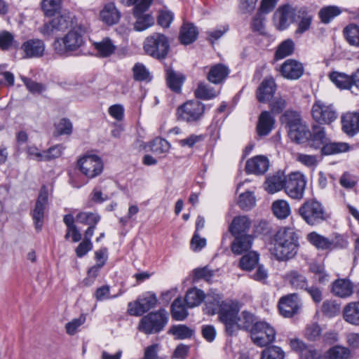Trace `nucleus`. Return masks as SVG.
<instances>
[{
    "instance_id": "nucleus-1",
    "label": "nucleus",
    "mask_w": 359,
    "mask_h": 359,
    "mask_svg": "<svg viewBox=\"0 0 359 359\" xmlns=\"http://www.w3.org/2000/svg\"><path fill=\"white\" fill-rule=\"evenodd\" d=\"M298 250L297 236L291 228L278 230L274 238L272 254L278 261H286L293 258Z\"/></svg>"
},
{
    "instance_id": "nucleus-2",
    "label": "nucleus",
    "mask_w": 359,
    "mask_h": 359,
    "mask_svg": "<svg viewBox=\"0 0 359 359\" xmlns=\"http://www.w3.org/2000/svg\"><path fill=\"white\" fill-rule=\"evenodd\" d=\"M84 43L83 32L79 27H76L68 32L62 38H57L53 43L55 53L65 55L69 52L76 50Z\"/></svg>"
},
{
    "instance_id": "nucleus-3",
    "label": "nucleus",
    "mask_w": 359,
    "mask_h": 359,
    "mask_svg": "<svg viewBox=\"0 0 359 359\" xmlns=\"http://www.w3.org/2000/svg\"><path fill=\"white\" fill-rule=\"evenodd\" d=\"M144 50L149 56L162 60L166 57L170 50L168 37L161 33H153L144 42Z\"/></svg>"
},
{
    "instance_id": "nucleus-4",
    "label": "nucleus",
    "mask_w": 359,
    "mask_h": 359,
    "mask_svg": "<svg viewBox=\"0 0 359 359\" xmlns=\"http://www.w3.org/2000/svg\"><path fill=\"white\" fill-rule=\"evenodd\" d=\"M299 215L309 225L321 223L327 218L323 205L314 199L305 201L298 210Z\"/></svg>"
},
{
    "instance_id": "nucleus-5",
    "label": "nucleus",
    "mask_w": 359,
    "mask_h": 359,
    "mask_svg": "<svg viewBox=\"0 0 359 359\" xmlns=\"http://www.w3.org/2000/svg\"><path fill=\"white\" fill-rule=\"evenodd\" d=\"M311 114L319 125H330L337 119L338 111L333 104L317 100L312 105Z\"/></svg>"
},
{
    "instance_id": "nucleus-6",
    "label": "nucleus",
    "mask_w": 359,
    "mask_h": 359,
    "mask_svg": "<svg viewBox=\"0 0 359 359\" xmlns=\"http://www.w3.org/2000/svg\"><path fill=\"white\" fill-rule=\"evenodd\" d=\"M168 320L167 311L165 309H160L144 316L140 320L138 328L145 334L158 333L164 328Z\"/></svg>"
},
{
    "instance_id": "nucleus-7",
    "label": "nucleus",
    "mask_w": 359,
    "mask_h": 359,
    "mask_svg": "<svg viewBox=\"0 0 359 359\" xmlns=\"http://www.w3.org/2000/svg\"><path fill=\"white\" fill-rule=\"evenodd\" d=\"M205 105L198 100H189L180 106L177 109L178 120L187 123H195L203 115Z\"/></svg>"
},
{
    "instance_id": "nucleus-8",
    "label": "nucleus",
    "mask_w": 359,
    "mask_h": 359,
    "mask_svg": "<svg viewBox=\"0 0 359 359\" xmlns=\"http://www.w3.org/2000/svg\"><path fill=\"white\" fill-rule=\"evenodd\" d=\"M307 180L304 174L294 172L287 176L285 191L291 198L301 200L304 198Z\"/></svg>"
},
{
    "instance_id": "nucleus-9",
    "label": "nucleus",
    "mask_w": 359,
    "mask_h": 359,
    "mask_svg": "<svg viewBox=\"0 0 359 359\" xmlns=\"http://www.w3.org/2000/svg\"><path fill=\"white\" fill-rule=\"evenodd\" d=\"M151 2L152 0H141L134 5L133 14L136 19L134 22L135 30L144 31L154 25V18L153 16L149 13H146Z\"/></svg>"
},
{
    "instance_id": "nucleus-10",
    "label": "nucleus",
    "mask_w": 359,
    "mask_h": 359,
    "mask_svg": "<svg viewBox=\"0 0 359 359\" xmlns=\"http://www.w3.org/2000/svg\"><path fill=\"white\" fill-rule=\"evenodd\" d=\"M81 172L89 179L100 175L103 170V162L100 157L95 154H86L81 157L77 162Z\"/></svg>"
},
{
    "instance_id": "nucleus-11",
    "label": "nucleus",
    "mask_w": 359,
    "mask_h": 359,
    "mask_svg": "<svg viewBox=\"0 0 359 359\" xmlns=\"http://www.w3.org/2000/svg\"><path fill=\"white\" fill-rule=\"evenodd\" d=\"M250 334L254 344L259 346H267L276 338L273 327L264 321L256 322L250 330Z\"/></svg>"
},
{
    "instance_id": "nucleus-12",
    "label": "nucleus",
    "mask_w": 359,
    "mask_h": 359,
    "mask_svg": "<svg viewBox=\"0 0 359 359\" xmlns=\"http://www.w3.org/2000/svg\"><path fill=\"white\" fill-rule=\"evenodd\" d=\"M239 306L237 302L232 301L222 302L218 313L219 319L225 325L227 334L234 335V323L239 312Z\"/></svg>"
},
{
    "instance_id": "nucleus-13",
    "label": "nucleus",
    "mask_w": 359,
    "mask_h": 359,
    "mask_svg": "<svg viewBox=\"0 0 359 359\" xmlns=\"http://www.w3.org/2000/svg\"><path fill=\"white\" fill-rule=\"evenodd\" d=\"M48 204V191L46 186H43L39 191L38 198L35 203L34 207L31 212V215L34 222V227L36 231H41L46 210Z\"/></svg>"
},
{
    "instance_id": "nucleus-14",
    "label": "nucleus",
    "mask_w": 359,
    "mask_h": 359,
    "mask_svg": "<svg viewBox=\"0 0 359 359\" xmlns=\"http://www.w3.org/2000/svg\"><path fill=\"white\" fill-rule=\"evenodd\" d=\"M157 301L155 294L147 292L139 297L135 301L128 303V312L130 316H140L154 308Z\"/></svg>"
},
{
    "instance_id": "nucleus-15",
    "label": "nucleus",
    "mask_w": 359,
    "mask_h": 359,
    "mask_svg": "<svg viewBox=\"0 0 359 359\" xmlns=\"http://www.w3.org/2000/svg\"><path fill=\"white\" fill-rule=\"evenodd\" d=\"M72 25V20L68 14L64 13L55 16L50 22L45 23L40 28V32L47 37L52 36L60 32H64Z\"/></svg>"
},
{
    "instance_id": "nucleus-16",
    "label": "nucleus",
    "mask_w": 359,
    "mask_h": 359,
    "mask_svg": "<svg viewBox=\"0 0 359 359\" xmlns=\"http://www.w3.org/2000/svg\"><path fill=\"white\" fill-rule=\"evenodd\" d=\"M301 304L296 293L281 297L278 302L280 314L286 318H291L299 312Z\"/></svg>"
},
{
    "instance_id": "nucleus-17",
    "label": "nucleus",
    "mask_w": 359,
    "mask_h": 359,
    "mask_svg": "<svg viewBox=\"0 0 359 359\" xmlns=\"http://www.w3.org/2000/svg\"><path fill=\"white\" fill-rule=\"evenodd\" d=\"M270 165L269 158L263 155L254 156L246 161L245 172L256 175H264Z\"/></svg>"
},
{
    "instance_id": "nucleus-18",
    "label": "nucleus",
    "mask_w": 359,
    "mask_h": 359,
    "mask_svg": "<svg viewBox=\"0 0 359 359\" xmlns=\"http://www.w3.org/2000/svg\"><path fill=\"white\" fill-rule=\"evenodd\" d=\"M280 72L283 77L288 79H297L304 73V67L302 63L288 59L281 65Z\"/></svg>"
},
{
    "instance_id": "nucleus-19",
    "label": "nucleus",
    "mask_w": 359,
    "mask_h": 359,
    "mask_svg": "<svg viewBox=\"0 0 359 359\" xmlns=\"http://www.w3.org/2000/svg\"><path fill=\"white\" fill-rule=\"evenodd\" d=\"M296 10L290 6H284L279 8L274 13V20L277 22L279 29H286L293 22L294 15H297Z\"/></svg>"
},
{
    "instance_id": "nucleus-20",
    "label": "nucleus",
    "mask_w": 359,
    "mask_h": 359,
    "mask_svg": "<svg viewBox=\"0 0 359 359\" xmlns=\"http://www.w3.org/2000/svg\"><path fill=\"white\" fill-rule=\"evenodd\" d=\"M276 85L272 77L265 78L260 83L257 90V98L260 102H266L273 96Z\"/></svg>"
},
{
    "instance_id": "nucleus-21",
    "label": "nucleus",
    "mask_w": 359,
    "mask_h": 359,
    "mask_svg": "<svg viewBox=\"0 0 359 359\" xmlns=\"http://www.w3.org/2000/svg\"><path fill=\"white\" fill-rule=\"evenodd\" d=\"M343 131L349 136L359 132V114L358 112H347L341 116Z\"/></svg>"
},
{
    "instance_id": "nucleus-22",
    "label": "nucleus",
    "mask_w": 359,
    "mask_h": 359,
    "mask_svg": "<svg viewBox=\"0 0 359 359\" xmlns=\"http://www.w3.org/2000/svg\"><path fill=\"white\" fill-rule=\"evenodd\" d=\"M100 20L107 25H114L118 22L121 13L112 2L106 4L100 13Z\"/></svg>"
},
{
    "instance_id": "nucleus-23",
    "label": "nucleus",
    "mask_w": 359,
    "mask_h": 359,
    "mask_svg": "<svg viewBox=\"0 0 359 359\" xmlns=\"http://www.w3.org/2000/svg\"><path fill=\"white\" fill-rule=\"evenodd\" d=\"M22 49L27 57H39L43 55L45 46L40 39H29L22 44Z\"/></svg>"
},
{
    "instance_id": "nucleus-24",
    "label": "nucleus",
    "mask_w": 359,
    "mask_h": 359,
    "mask_svg": "<svg viewBox=\"0 0 359 359\" xmlns=\"http://www.w3.org/2000/svg\"><path fill=\"white\" fill-rule=\"evenodd\" d=\"M250 226L251 220L247 216H237L233 219L229 231L234 236L248 234Z\"/></svg>"
},
{
    "instance_id": "nucleus-25",
    "label": "nucleus",
    "mask_w": 359,
    "mask_h": 359,
    "mask_svg": "<svg viewBox=\"0 0 359 359\" xmlns=\"http://www.w3.org/2000/svg\"><path fill=\"white\" fill-rule=\"evenodd\" d=\"M287 176L281 171L276 172L273 175L269 176L266 180V190L270 193H276L282 189H285Z\"/></svg>"
},
{
    "instance_id": "nucleus-26",
    "label": "nucleus",
    "mask_w": 359,
    "mask_h": 359,
    "mask_svg": "<svg viewBox=\"0 0 359 359\" xmlns=\"http://www.w3.org/2000/svg\"><path fill=\"white\" fill-rule=\"evenodd\" d=\"M275 119L268 111H264L259 117L257 132L259 136L268 135L273 128Z\"/></svg>"
},
{
    "instance_id": "nucleus-27",
    "label": "nucleus",
    "mask_w": 359,
    "mask_h": 359,
    "mask_svg": "<svg viewBox=\"0 0 359 359\" xmlns=\"http://www.w3.org/2000/svg\"><path fill=\"white\" fill-rule=\"evenodd\" d=\"M252 241L253 236L250 234L236 236L231 245V250L236 255H241L251 248Z\"/></svg>"
},
{
    "instance_id": "nucleus-28",
    "label": "nucleus",
    "mask_w": 359,
    "mask_h": 359,
    "mask_svg": "<svg viewBox=\"0 0 359 359\" xmlns=\"http://www.w3.org/2000/svg\"><path fill=\"white\" fill-rule=\"evenodd\" d=\"M229 74V68L226 65L219 63L210 67L207 79L214 84H219L225 80Z\"/></svg>"
},
{
    "instance_id": "nucleus-29",
    "label": "nucleus",
    "mask_w": 359,
    "mask_h": 359,
    "mask_svg": "<svg viewBox=\"0 0 359 359\" xmlns=\"http://www.w3.org/2000/svg\"><path fill=\"white\" fill-rule=\"evenodd\" d=\"M344 320L353 325L359 326V302H351L343 309Z\"/></svg>"
},
{
    "instance_id": "nucleus-30",
    "label": "nucleus",
    "mask_w": 359,
    "mask_h": 359,
    "mask_svg": "<svg viewBox=\"0 0 359 359\" xmlns=\"http://www.w3.org/2000/svg\"><path fill=\"white\" fill-rule=\"evenodd\" d=\"M256 323L255 316L246 311H243L241 313L238 314L236 320L234 323V334L237 333L239 330H248L250 332L253 325Z\"/></svg>"
},
{
    "instance_id": "nucleus-31",
    "label": "nucleus",
    "mask_w": 359,
    "mask_h": 359,
    "mask_svg": "<svg viewBox=\"0 0 359 359\" xmlns=\"http://www.w3.org/2000/svg\"><path fill=\"white\" fill-rule=\"evenodd\" d=\"M285 280L294 289L305 290L308 285L306 276L297 270H291L285 273Z\"/></svg>"
},
{
    "instance_id": "nucleus-32",
    "label": "nucleus",
    "mask_w": 359,
    "mask_h": 359,
    "mask_svg": "<svg viewBox=\"0 0 359 359\" xmlns=\"http://www.w3.org/2000/svg\"><path fill=\"white\" fill-rule=\"evenodd\" d=\"M222 297L215 292H211L205 295L204 311L208 315L219 313L222 302Z\"/></svg>"
},
{
    "instance_id": "nucleus-33",
    "label": "nucleus",
    "mask_w": 359,
    "mask_h": 359,
    "mask_svg": "<svg viewBox=\"0 0 359 359\" xmlns=\"http://www.w3.org/2000/svg\"><path fill=\"white\" fill-rule=\"evenodd\" d=\"M332 292L337 297L346 298L353 293L351 283L345 279H338L332 285Z\"/></svg>"
},
{
    "instance_id": "nucleus-34",
    "label": "nucleus",
    "mask_w": 359,
    "mask_h": 359,
    "mask_svg": "<svg viewBox=\"0 0 359 359\" xmlns=\"http://www.w3.org/2000/svg\"><path fill=\"white\" fill-rule=\"evenodd\" d=\"M184 76L180 72H176L171 68L166 69V82L168 88L175 93H180Z\"/></svg>"
},
{
    "instance_id": "nucleus-35",
    "label": "nucleus",
    "mask_w": 359,
    "mask_h": 359,
    "mask_svg": "<svg viewBox=\"0 0 359 359\" xmlns=\"http://www.w3.org/2000/svg\"><path fill=\"white\" fill-rule=\"evenodd\" d=\"M330 80L341 89H349L353 92V74L349 76L344 73L334 72L330 74Z\"/></svg>"
},
{
    "instance_id": "nucleus-36",
    "label": "nucleus",
    "mask_w": 359,
    "mask_h": 359,
    "mask_svg": "<svg viewBox=\"0 0 359 359\" xmlns=\"http://www.w3.org/2000/svg\"><path fill=\"white\" fill-rule=\"evenodd\" d=\"M205 299V294L203 290L193 287L187 290L184 301L188 308H194L199 306Z\"/></svg>"
},
{
    "instance_id": "nucleus-37",
    "label": "nucleus",
    "mask_w": 359,
    "mask_h": 359,
    "mask_svg": "<svg viewBox=\"0 0 359 359\" xmlns=\"http://www.w3.org/2000/svg\"><path fill=\"white\" fill-rule=\"evenodd\" d=\"M290 138L298 144H302L309 141L311 137V133L305 124H301L294 129L289 130Z\"/></svg>"
},
{
    "instance_id": "nucleus-38",
    "label": "nucleus",
    "mask_w": 359,
    "mask_h": 359,
    "mask_svg": "<svg viewBox=\"0 0 359 359\" xmlns=\"http://www.w3.org/2000/svg\"><path fill=\"white\" fill-rule=\"evenodd\" d=\"M328 139L329 138L326 135L325 128L316 126L313 127V133H311V137L308 142L311 147L315 149H322V147L325 144Z\"/></svg>"
},
{
    "instance_id": "nucleus-39",
    "label": "nucleus",
    "mask_w": 359,
    "mask_h": 359,
    "mask_svg": "<svg viewBox=\"0 0 359 359\" xmlns=\"http://www.w3.org/2000/svg\"><path fill=\"white\" fill-rule=\"evenodd\" d=\"M349 146L347 143L339 142H332L329 139L323 147L321 152L324 155H334L346 152L348 150Z\"/></svg>"
},
{
    "instance_id": "nucleus-40",
    "label": "nucleus",
    "mask_w": 359,
    "mask_h": 359,
    "mask_svg": "<svg viewBox=\"0 0 359 359\" xmlns=\"http://www.w3.org/2000/svg\"><path fill=\"white\" fill-rule=\"evenodd\" d=\"M93 46L100 57H106L111 55L116 50V46L109 38H104L98 42H94Z\"/></svg>"
},
{
    "instance_id": "nucleus-41",
    "label": "nucleus",
    "mask_w": 359,
    "mask_h": 359,
    "mask_svg": "<svg viewBox=\"0 0 359 359\" xmlns=\"http://www.w3.org/2000/svg\"><path fill=\"white\" fill-rule=\"evenodd\" d=\"M196 28L189 23H185L181 28L180 40L182 43L188 45L193 43L197 38Z\"/></svg>"
},
{
    "instance_id": "nucleus-42",
    "label": "nucleus",
    "mask_w": 359,
    "mask_h": 359,
    "mask_svg": "<svg viewBox=\"0 0 359 359\" xmlns=\"http://www.w3.org/2000/svg\"><path fill=\"white\" fill-rule=\"evenodd\" d=\"M259 255L255 251H250L240 259L239 266L243 270L251 271L258 264Z\"/></svg>"
},
{
    "instance_id": "nucleus-43",
    "label": "nucleus",
    "mask_w": 359,
    "mask_h": 359,
    "mask_svg": "<svg viewBox=\"0 0 359 359\" xmlns=\"http://www.w3.org/2000/svg\"><path fill=\"white\" fill-rule=\"evenodd\" d=\"M297 16L300 21L298 23V27L295 33L297 34H302L309 29L313 16L304 8H301L297 11Z\"/></svg>"
},
{
    "instance_id": "nucleus-44",
    "label": "nucleus",
    "mask_w": 359,
    "mask_h": 359,
    "mask_svg": "<svg viewBox=\"0 0 359 359\" xmlns=\"http://www.w3.org/2000/svg\"><path fill=\"white\" fill-rule=\"evenodd\" d=\"M171 314L172 318L176 320H183L187 317L188 311L181 298L175 299L172 303Z\"/></svg>"
},
{
    "instance_id": "nucleus-45",
    "label": "nucleus",
    "mask_w": 359,
    "mask_h": 359,
    "mask_svg": "<svg viewBox=\"0 0 359 359\" xmlns=\"http://www.w3.org/2000/svg\"><path fill=\"white\" fill-rule=\"evenodd\" d=\"M272 210L274 215L280 219L287 217L290 212V206L285 200L275 201L272 204Z\"/></svg>"
},
{
    "instance_id": "nucleus-46",
    "label": "nucleus",
    "mask_w": 359,
    "mask_h": 359,
    "mask_svg": "<svg viewBox=\"0 0 359 359\" xmlns=\"http://www.w3.org/2000/svg\"><path fill=\"white\" fill-rule=\"evenodd\" d=\"M280 121L286 124L289 130L302 124L299 114L295 111H285L281 116Z\"/></svg>"
},
{
    "instance_id": "nucleus-47",
    "label": "nucleus",
    "mask_w": 359,
    "mask_h": 359,
    "mask_svg": "<svg viewBox=\"0 0 359 359\" xmlns=\"http://www.w3.org/2000/svg\"><path fill=\"white\" fill-rule=\"evenodd\" d=\"M18 46L14 35L6 30L0 32V49L3 51L9 50Z\"/></svg>"
},
{
    "instance_id": "nucleus-48",
    "label": "nucleus",
    "mask_w": 359,
    "mask_h": 359,
    "mask_svg": "<svg viewBox=\"0 0 359 359\" xmlns=\"http://www.w3.org/2000/svg\"><path fill=\"white\" fill-rule=\"evenodd\" d=\"M219 92L218 90H214L213 88L201 83L195 90L194 94L197 98L210 100L217 97L219 95Z\"/></svg>"
},
{
    "instance_id": "nucleus-49",
    "label": "nucleus",
    "mask_w": 359,
    "mask_h": 359,
    "mask_svg": "<svg viewBox=\"0 0 359 359\" xmlns=\"http://www.w3.org/2000/svg\"><path fill=\"white\" fill-rule=\"evenodd\" d=\"M308 241L316 248L320 250H330V239L318 234L316 232H311L307 236Z\"/></svg>"
},
{
    "instance_id": "nucleus-50",
    "label": "nucleus",
    "mask_w": 359,
    "mask_h": 359,
    "mask_svg": "<svg viewBox=\"0 0 359 359\" xmlns=\"http://www.w3.org/2000/svg\"><path fill=\"white\" fill-rule=\"evenodd\" d=\"M294 50V43L291 39L283 41L278 46L275 53L276 60H280L292 54Z\"/></svg>"
},
{
    "instance_id": "nucleus-51",
    "label": "nucleus",
    "mask_w": 359,
    "mask_h": 359,
    "mask_svg": "<svg viewBox=\"0 0 359 359\" xmlns=\"http://www.w3.org/2000/svg\"><path fill=\"white\" fill-rule=\"evenodd\" d=\"M341 13V9L336 6H329L321 8L319 17L323 23H329L332 19Z\"/></svg>"
},
{
    "instance_id": "nucleus-52",
    "label": "nucleus",
    "mask_w": 359,
    "mask_h": 359,
    "mask_svg": "<svg viewBox=\"0 0 359 359\" xmlns=\"http://www.w3.org/2000/svg\"><path fill=\"white\" fill-rule=\"evenodd\" d=\"M345 37L351 46H359V27L354 24L348 25L344 29Z\"/></svg>"
},
{
    "instance_id": "nucleus-53",
    "label": "nucleus",
    "mask_w": 359,
    "mask_h": 359,
    "mask_svg": "<svg viewBox=\"0 0 359 359\" xmlns=\"http://www.w3.org/2000/svg\"><path fill=\"white\" fill-rule=\"evenodd\" d=\"M100 217L97 213L90 212H81L76 215V221L79 223L91 226H96Z\"/></svg>"
},
{
    "instance_id": "nucleus-54",
    "label": "nucleus",
    "mask_w": 359,
    "mask_h": 359,
    "mask_svg": "<svg viewBox=\"0 0 359 359\" xmlns=\"http://www.w3.org/2000/svg\"><path fill=\"white\" fill-rule=\"evenodd\" d=\"M169 333L173 334L179 339H184L190 338L194 334V330L187 325H178L171 327L169 330Z\"/></svg>"
},
{
    "instance_id": "nucleus-55",
    "label": "nucleus",
    "mask_w": 359,
    "mask_h": 359,
    "mask_svg": "<svg viewBox=\"0 0 359 359\" xmlns=\"http://www.w3.org/2000/svg\"><path fill=\"white\" fill-rule=\"evenodd\" d=\"M341 311V306L335 301L327 300L323 303L322 312L329 318L337 316Z\"/></svg>"
},
{
    "instance_id": "nucleus-56",
    "label": "nucleus",
    "mask_w": 359,
    "mask_h": 359,
    "mask_svg": "<svg viewBox=\"0 0 359 359\" xmlns=\"http://www.w3.org/2000/svg\"><path fill=\"white\" fill-rule=\"evenodd\" d=\"M150 149L153 153L161 154L168 151L170 144L165 139L156 137L151 142Z\"/></svg>"
},
{
    "instance_id": "nucleus-57",
    "label": "nucleus",
    "mask_w": 359,
    "mask_h": 359,
    "mask_svg": "<svg viewBox=\"0 0 359 359\" xmlns=\"http://www.w3.org/2000/svg\"><path fill=\"white\" fill-rule=\"evenodd\" d=\"M65 149L62 144H55L43 151V161H50L60 157Z\"/></svg>"
},
{
    "instance_id": "nucleus-58",
    "label": "nucleus",
    "mask_w": 359,
    "mask_h": 359,
    "mask_svg": "<svg viewBox=\"0 0 359 359\" xmlns=\"http://www.w3.org/2000/svg\"><path fill=\"white\" fill-rule=\"evenodd\" d=\"M238 204L241 209L248 210L255 205V197L250 191L242 193L239 196Z\"/></svg>"
},
{
    "instance_id": "nucleus-59",
    "label": "nucleus",
    "mask_w": 359,
    "mask_h": 359,
    "mask_svg": "<svg viewBox=\"0 0 359 359\" xmlns=\"http://www.w3.org/2000/svg\"><path fill=\"white\" fill-rule=\"evenodd\" d=\"M284 358V351L278 346H272L262 351L261 359H283Z\"/></svg>"
},
{
    "instance_id": "nucleus-60",
    "label": "nucleus",
    "mask_w": 359,
    "mask_h": 359,
    "mask_svg": "<svg viewBox=\"0 0 359 359\" xmlns=\"http://www.w3.org/2000/svg\"><path fill=\"white\" fill-rule=\"evenodd\" d=\"M351 352L348 348L342 346H335L330 349L328 359H349Z\"/></svg>"
},
{
    "instance_id": "nucleus-61",
    "label": "nucleus",
    "mask_w": 359,
    "mask_h": 359,
    "mask_svg": "<svg viewBox=\"0 0 359 359\" xmlns=\"http://www.w3.org/2000/svg\"><path fill=\"white\" fill-rule=\"evenodd\" d=\"M133 78L138 81H149V72L145 66L141 63H136L133 67Z\"/></svg>"
},
{
    "instance_id": "nucleus-62",
    "label": "nucleus",
    "mask_w": 359,
    "mask_h": 359,
    "mask_svg": "<svg viewBox=\"0 0 359 359\" xmlns=\"http://www.w3.org/2000/svg\"><path fill=\"white\" fill-rule=\"evenodd\" d=\"M290 344L292 349L299 354V358L308 359L306 355L311 353L309 346L298 339H291Z\"/></svg>"
},
{
    "instance_id": "nucleus-63",
    "label": "nucleus",
    "mask_w": 359,
    "mask_h": 359,
    "mask_svg": "<svg viewBox=\"0 0 359 359\" xmlns=\"http://www.w3.org/2000/svg\"><path fill=\"white\" fill-rule=\"evenodd\" d=\"M321 328L317 323H311L307 325L305 330V336L311 341H315L318 339L321 334Z\"/></svg>"
},
{
    "instance_id": "nucleus-64",
    "label": "nucleus",
    "mask_w": 359,
    "mask_h": 359,
    "mask_svg": "<svg viewBox=\"0 0 359 359\" xmlns=\"http://www.w3.org/2000/svg\"><path fill=\"white\" fill-rule=\"evenodd\" d=\"M56 132L58 135H70L72 133V123L67 118H62L56 124Z\"/></svg>"
}]
</instances>
